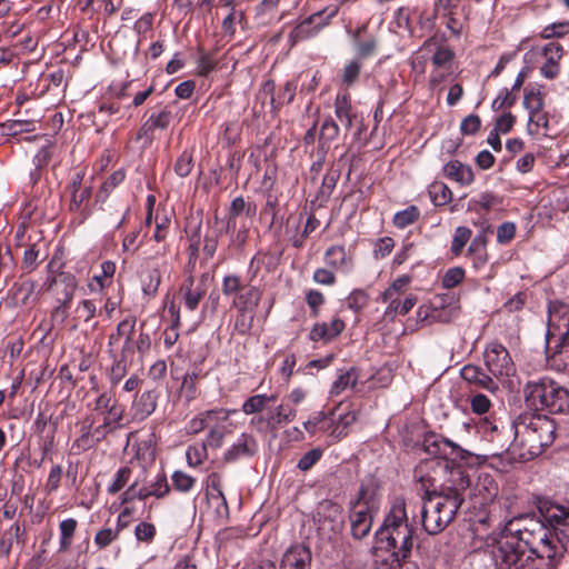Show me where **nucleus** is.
I'll return each instance as SVG.
<instances>
[{
  "label": "nucleus",
  "mask_w": 569,
  "mask_h": 569,
  "mask_svg": "<svg viewBox=\"0 0 569 569\" xmlns=\"http://www.w3.org/2000/svg\"><path fill=\"white\" fill-rule=\"evenodd\" d=\"M491 552L498 569H535L537 558L552 559L556 555L548 528L533 519L501 537Z\"/></svg>",
  "instance_id": "nucleus-1"
},
{
  "label": "nucleus",
  "mask_w": 569,
  "mask_h": 569,
  "mask_svg": "<svg viewBox=\"0 0 569 569\" xmlns=\"http://www.w3.org/2000/svg\"><path fill=\"white\" fill-rule=\"evenodd\" d=\"M453 486H442L439 491H427L420 508L421 526L428 535L443 531L456 518L465 501L463 492L469 488L467 475L452 472Z\"/></svg>",
  "instance_id": "nucleus-2"
},
{
  "label": "nucleus",
  "mask_w": 569,
  "mask_h": 569,
  "mask_svg": "<svg viewBox=\"0 0 569 569\" xmlns=\"http://www.w3.org/2000/svg\"><path fill=\"white\" fill-rule=\"evenodd\" d=\"M556 426L545 415L523 412L513 421V441L508 455L515 462H526L542 453L555 440Z\"/></svg>",
  "instance_id": "nucleus-3"
},
{
  "label": "nucleus",
  "mask_w": 569,
  "mask_h": 569,
  "mask_svg": "<svg viewBox=\"0 0 569 569\" xmlns=\"http://www.w3.org/2000/svg\"><path fill=\"white\" fill-rule=\"evenodd\" d=\"M547 352L555 369L569 370V303L556 300L548 305Z\"/></svg>",
  "instance_id": "nucleus-4"
},
{
  "label": "nucleus",
  "mask_w": 569,
  "mask_h": 569,
  "mask_svg": "<svg viewBox=\"0 0 569 569\" xmlns=\"http://www.w3.org/2000/svg\"><path fill=\"white\" fill-rule=\"evenodd\" d=\"M523 397L527 406L535 411L560 413L569 408V391L547 377L528 380Z\"/></svg>",
  "instance_id": "nucleus-5"
},
{
  "label": "nucleus",
  "mask_w": 569,
  "mask_h": 569,
  "mask_svg": "<svg viewBox=\"0 0 569 569\" xmlns=\"http://www.w3.org/2000/svg\"><path fill=\"white\" fill-rule=\"evenodd\" d=\"M419 52L430 56L432 70L428 82L429 87L435 89L452 73L456 54L442 33L429 37L420 47Z\"/></svg>",
  "instance_id": "nucleus-6"
},
{
  "label": "nucleus",
  "mask_w": 569,
  "mask_h": 569,
  "mask_svg": "<svg viewBox=\"0 0 569 569\" xmlns=\"http://www.w3.org/2000/svg\"><path fill=\"white\" fill-rule=\"evenodd\" d=\"M380 548L391 551L392 567L400 568L410 557L413 547V528L400 526L397 529L376 532Z\"/></svg>",
  "instance_id": "nucleus-7"
},
{
  "label": "nucleus",
  "mask_w": 569,
  "mask_h": 569,
  "mask_svg": "<svg viewBox=\"0 0 569 569\" xmlns=\"http://www.w3.org/2000/svg\"><path fill=\"white\" fill-rule=\"evenodd\" d=\"M94 410L106 415L103 423L96 428V435L103 437L110 430L121 426L124 409L112 398L111 393L102 392L96 400Z\"/></svg>",
  "instance_id": "nucleus-8"
},
{
  "label": "nucleus",
  "mask_w": 569,
  "mask_h": 569,
  "mask_svg": "<svg viewBox=\"0 0 569 569\" xmlns=\"http://www.w3.org/2000/svg\"><path fill=\"white\" fill-rule=\"evenodd\" d=\"M487 371L491 377L501 379L515 371L512 359L501 343H490L483 353Z\"/></svg>",
  "instance_id": "nucleus-9"
},
{
  "label": "nucleus",
  "mask_w": 569,
  "mask_h": 569,
  "mask_svg": "<svg viewBox=\"0 0 569 569\" xmlns=\"http://www.w3.org/2000/svg\"><path fill=\"white\" fill-rule=\"evenodd\" d=\"M338 11V6H329L310 14L290 32V39L295 43L317 33L330 23V20L337 16Z\"/></svg>",
  "instance_id": "nucleus-10"
},
{
  "label": "nucleus",
  "mask_w": 569,
  "mask_h": 569,
  "mask_svg": "<svg viewBox=\"0 0 569 569\" xmlns=\"http://www.w3.org/2000/svg\"><path fill=\"white\" fill-rule=\"evenodd\" d=\"M276 83L273 80H266L257 94L258 99H261L262 102L269 99L271 112L273 116L278 113L280 108L283 104L291 103L295 99L297 92V83L296 81H287L284 86L279 90L277 97L274 96Z\"/></svg>",
  "instance_id": "nucleus-11"
},
{
  "label": "nucleus",
  "mask_w": 569,
  "mask_h": 569,
  "mask_svg": "<svg viewBox=\"0 0 569 569\" xmlns=\"http://www.w3.org/2000/svg\"><path fill=\"white\" fill-rule=\"evenodd\" d=\"M315 518L319 523V529L323 531L337 533L343 527L342 507L329 499L318 503Z\"/></svg>",
  "instance_id": "nucleus-12"
},
{
  "label": "nucleus",
  "mask_w": 569,
  "mask_h": 569,
  "mask_svg": "<svg viewBox=\"0 0 569 569\" xmlns=\"http://www.w3.org/2000/svg\"><path fill=\"white\" fill-rule=\"evenodd\" d=\"M543 62L540 66V74L548 80L556 79L561 71V60L565 56L563 47L558 42H548L540 49Z\"/></svg>",
  "instance_id": "nucleus-13"
},
{
  "label": "nucleus",
  "mask_w": 569,
  "mask_h": 569,
  "mask_svg": "<svg viewBox=\"0 0 569 569\" xmlns=\"http://www.w3.org/2000/svg\"><path fill=\"white\" fill-rule=\"evenodd\" d=\"M346 29L352 38L358 59H369L377 54L379 41L375 34L367 32L368 24H362L353 31H351L350 26L347 24Z\"/></svg>",
  "instance_id": "nucleus-14"
},
{
  "label": "nucleus",
  "mask_w": 569,
  "mask_h": 569,
  "mask_svg": "<svg viewBox=\"0 0 569 569\" xmlns=\"http://www.w3.org/2000/svg\"><path fill=\"white\" fill-rule=\"evenodd\" d=\"M535 503L541 517L550 526H567L569 523V507L555 503L545 497H536Z\"/></svg>",
  "instance_id": "nucleus-15"
},
{
  "label": "nucleus",
  "mask_w": 569,
  "mask_h": 569,
  "mask_svg": "<svg viewBox=\"0 0 569 569\" xmlns=\"http://www.w3.org/2000/svg\"><path fill=\"white\" fill-rule=\"evenodd\" d=\"M44 286L59 303L66 306L73 297L77 282L72 274L60 272L56 274L49 283L46 282Z\"/></svg>",
  "instance_id": "nucleus-16"
},
{
  "label": "nucleus",
  "mask_w": 569,
  "mask_h": 569,
  "mask_svg": "<svg viewBox=\"0 0 569 569\" xmlns=\"http://www.w3.org/2000/svg\"><path fill=\"white\" fill-rule=\"evenodd\" d=\"M312 563V553L308 546L296 543L290 546L282 555L281 569H310Z\"/></svg>",
  "instance_id": "nucleus-17"
},
{
  "label": "nucleus",
  "mask_w": 569,
  "mask_h": 569,
  "mask_svg": "<svg viewBox=\"0 0 569 569\" xmlns=\"http://www.w3.org/2000/svg\"><path fill=\"white\" fill-rule=\"evenodd\" d=\"M258 451V442L250 433H241L238 440L226 450L223 461L227 463L234 462L242 458H251Z\"/></svg>",
  "instance_id": "nucleus-18"
},
{
  "label": "nucleus",
  "mask_w": 569,
  "mask_h": 569,
  "mask_svg": "<svg viewBox=\"0 0 569 569\" xmlns=\"http://www.w3.org/2000/svg\"><path fill=\"white\" fill-rule=\"evenodd\" d=\"M234 413H237L236 409L223 408L202 411L188 421L186 432L188 435H198L208 428L214 420L219 419V417L224 420H229L230 416Z\"/></svg>",
  "instance_id": "nucleus-19"
},
{
  "label": "nucleus",
  "mask_w": 569,
  "mask_h": 569,
  "mask_svg": "<svg viewBox=\"0 0 569 569\" xmlns=\"http://www.w3.org/2000/svg\"><path fill=\"white\" fill-rule=\"evenodd\" d=\"M460 376L466 382L477 388L486 389L490 392H496L499 390L498 383L493 380L489 372L483 371L478 366H463L460 369Z\"/></svg>",
  "instance_id": "nucleus-20"
},
{
  "label": "nucleus",
  "mask_w": 569,
  "mask_h": 569,
  "mask_svg": "<svg viewBox=\"0 0 569 569\" xmlns=\"http://www.w3.org/2000/svg\"><path fill=\"white\" fill-rule=\"evenodd\" d=\"M171 111L167 108L162 109L158 113H152L139 129L137 139H144V141L150 144L153 140L154 130L167 129L171 122Z\"/></svg>",
  "instance_id": "nucleus-21"
},
{
  "label": "nucleus",
  "mask_w": 569,
  "mask_h": 569,
  "mask_svg": "<svg viewBox=\"0 0 569 569\" xmlns=\"http://www.w3.org/2000/svg\"><path fill=\"white\" fill-rule=\"evenodd\" d=\"M350 515L351 533L356 539L365 538L371 530L373 515L370 507L360 506Z\"/></svg>",
  "instance_id": "nucleus-22"
},
{
  "label": "nucleus",
  "mask_w": 569,
  "mask_h": 569,
  "mask_svg": "<svg viewBox=\"0 0 569 569\" xmlns=\"http://www.w3.org/2000/svg\"><path fill=\"white\" fill-rule=\"evenodd\" d=\"M346 328L345 321L336 317L330 323L318 322L315 323L310 330L309 338L312 341H331L337 338Z\"/></svg>",
  "instance_id": "nucleus-23"
},
{
  "label": "nucleus",
  "mask_w": 569,
  "mask_h": 569,
  "mask_svg": "<svg viewBox=\"0 0 569 569\" xmlns=\"http://www.w3.org/2000/svg\"><path fill=\"white\" fill-rule=\"evenodd\" d=\"M400 526H409L407 503L402 498H396L378 531H388Z\"/></svg>",
  "instance_id": "nucleus-24"
},
{
  "label": "nucleus",
  "mask_w": 569,
  "mask_h": 569,
  "mask_svg": "<svg viewBox=\"0 0 569 569\" xmlns=\"http://www.w3.org/2000/svg\"><path fill=\"white\" fill-rule=\"evenodd\" d=\"M325 262L332 270L347 271L353 264L352 254L340 244L330 246L325 252Z\"/></svg>",
  "instance_id": "nucleus-25"
},
{
  "label": "nucleus",
  "mask_w": 569,
  "mask_h": 569,
  "mask_svg": "<svg viewBox=\"0 0 569 569\" xmlns=\"http://www.w3.org/2000/svg\"><path fill=\"white\" fill-rule=\"evenodd\" d=\"M187 240L189 242L187 252L189 256L188 267L194 269L197 259L199 257L200 246L203 243V236L201 233V221L189 222L184 228Z\"/></svg>",
  "instance_id": "nucleus-26"
},
{
  "label": "nucleus",
  "mask_w": 569,
  "mask_h": 569,
  "mask_svg": "<svg viewBox=\"0 0 569 569\" xmlns=\"http://www.w3.org/2000/svg\"><path fill=\"white\" fill-rule=\"evenodd\" d=\"M267 416L269 420V433L276 437L278 430L282 426L291 422L295 419L296 409L289 406L279 405L274 408H268Z\"/></svg>",
  "instance_id": "nucleus-27"
},
{
  "label": "nucleus",
  "mask_w": 569,
  "mask_h": 569,
  "mask_svg": "<svg viewBox=\"0 0 569 569\" xmlns=\"http://www.w3.org/2000/svg\"><path fill=\"white\" fill-rule=\"evenodd\" d=\"M206 291L207 290L203 283V279L198 284H196L194 278L189 276L181 287L186 307L191 311L196 310L200 300L206 295Z\"/></svg>",
  "instance_id": "nucleus-28"
},
{
  "label": "nucleus",
  "mask_w": 569,
  "mask_h": 569,
  "mask_svg": "<svg viewBox=\"0 0 569 569\" xmlns=\"http://www.w3.org/2000/svg\"><path fill=\"white\" fill-rule=\"evenodd\" d=\"M228 421L229 420H224L219 417V419L209 425V431L203 440L208 448L219 449L222 447L226 436L231 433V429L229 428L231 423Z\"/></svg>",
  "instance_id": "nucleus-29"
},
{
  "label": "nucleus",
  "mask_w": 569,
  "mask_h": 569,
  "mask_svg": "<svg viewBox=\"0 0 569 569\" xmlns=\"http://www.w3.org/2000/svg\"><path fill=\"white\" fill-rule=\"evenodd\" d=\"M137 319L133 316L124 318L117 326L116 333L110 335L109 346H116L121 338H124L123 352L132 349V333L136 328Z\"/></svg>",
  "instance_id": "nucleus-30"
},
{
  "label": "nucleus",
  "mask_w": 569,
  "mask_h": 569,
  "mask_svg": "<svg viewBox=\"0 0 569 569\" xmlns=\"http://www.w3.org/2000/svg\"><path fill=\"white\" fill-rule=\"evenodd\" d=\"M490 441L497 445V450L492 453L493 456L506 455V459L510 460V456L508 455V448L510 446L509 439L511 435H513V423L511 426H501L499 428L497 425H490Z\"/></svg>",
  "instance_id": "nucleus-31"
},
{
  "label": "nucleus",
  "mask_w": 569,
  "mask_h": 569,
  "mask_svg": "<svg viewBox=\"0 0 569 569\" xmlns=\"http://www.w3.org/2000/svg\"><path fill=\"white\" fill-rule=\"evenodd\" d=\"M157 401L158 393L156 390H148L142 392L132 405L134 418L138 420H143L149 417L156 410Z\"/></svg>",
  "instance_id": "nucleus-32"
},
{
  "label": "nucleus",
  "mask_w": 569,
  "mask_h": 569,
  "mask_svg": "<svg viewBox=\"0 0 569 569\" xmlns=\"http://www.w3.org/2000/svg\"><path fill=\"white\" fill-rule=\"evenodd\" d=\"M443 173L447 178L457 181L461 186H468L473 181L472 169L458 160L449 161L443 167Z\"/></svg>",
  "instance_id": "nucleus-33"
},
{
  "label": "nucleus",
  "mask_w": 569,
  "mask_h": 569,
  "mask_svg": "<svg viewBox=\"0 0 569 569\" xmlns=\"http://www.w3.org/2000/svg\"><path fill=\"white\" fill-rule=\"evenodd\" d=\"M358 379L359 371L355 367L338 370V377L331 386L330 396L336 397L347 389L355 388Z\"/></svg>",
  "instance_id": "nucleus-34"
},
{
  "label": "nucleus",
  "mask_w": 569,
  "mask_h": 569,
  "mask_svg": "<svg viewBox=\"0 0 569 569\" xmlns=\"http://www.w3.org/2000/svg\"><path fill=\"white\" fill-rule=\"evenodd\" d=\"M333 411L329 412L328 415L325 411H318L303 422V428L310 435H315L318 431L327 432L330 435V431L333 427Z\"/></svg>",
  "instance_id": "nucleus-35"
},
{
  "label": "nucleus",
  "mask_w": 569,
  "mask_h": 569,
  "mask_svg": "<svg viewBox=\"0 0 569 569\" xmlns=\"http://www.w3.org/2000/svg\"><path fill=\"white\" fill-rule=\"evenodd\" d=\"M335 114L346 130L351 129L355 114L352 113L351 99L349 94H337L335 100Z\"/></svg>",
  "instance_id": "nucleus-36"
},
{
  "label": "nucleus",
  "mask_w": 569,
  "mask_h": 569,
  "mask_svg": "<svg viewBox=\"0 0 569 569\" xmlns=\"http://www.w3.org/2000/svg\"><path fill=\"white\" fill-rule=\"evenodd\" d=\"M276 400V395H253L242 403L241 410L243 413L249 416L262 413L269 408L268 406L273 403Z\"/></svg>",
  "instance_id": "nucleus-37"
},
{
  "label": "nucleus",
  "mask_w": 569,
  "mask_h": 569,
  "mask_svg": "<svg viewBox=\"0 0 569 569\" xmlns=\"http://www.w3.org/2000/svg\"><path fill=\"white\" fill-rule=\"evenodd\" d=\"M261 291L253 286L242 287L237 299L233 301V306L237 309H244L254 311L261 300Z\"/></svg>",
  "instance_id": "nucleus-38"
},
{
  "label": "nucleus",
  "mask_w": 569,
  "mask_h": 569,
  "mask_svg": "<svg viewBox=\"0 0 569 569\" xmlns=\"http://www.w3.org/2000/svg\"><path fill=\"white\" fill-rule=\"evenodd\" d=\"M399 297L389 298V305L385 311V318L393 320L397 315H407L416 305L417 298L412 295L408 296L403 301Z\"/></svg>",
  "instance_id": "nucleus-39"
},
{
  "label": "nucleus",
  "mask_w": 569,
  "mask_h": 569,
  "mask_svg": "<svg viewBox=\"0 0 569 569\" xmlns=\"http://www.w3.org/2000/svg\"><path fill=\"white\" fill-rule=\"evenodd\" d=\"M486 247L487 237L480 233L472 239L468 248V254L473 257V266L476 268H481L487 263L488 254Z\"/></svg>",
  "instance_id": "nucleus-40"
},
{
  "label": "nucleus",
  "mask_w": 569,
  "mask_h": 569,
  "mask_svg": "<svg viewBox=\"0 0 569 569\" xmlns=\"http://www.w3.org/2000/svg\"><path fill=\"white\" fill-rule=\"evenodd\" d=\"M339 127L332 118H327L321 124L319 132V144L322 150L328 149L332 141L339 136Z\"/></svg>",
  "instance_id": "nucleus-41"
},
{
  "label": "nucleus",
  "mask_w": 569,
  "mask_h": 569,
  "mask_svg": "<svg viewBox=\"0 0 569 569\" xmlns=\"http://www.w3.org/2000/svg\"><path fill=\"white\" fill-rule=\"evenodd\" d=\"M358 413L352 410L343 415H340L338 419L333 417V427L330 431V436L335 439L345 437L348 432V428L357 421Z\"/></svg>",
  "instance_id": "nucleus-42"
},
{
  "label": "nucleus",
  "mask_w": 569,
  "mask_h": 569,
  "mask_svg": "<svg viewBox=\"0 0 569 569\" xmlns=\"http://www.w3.org/2000/svg\"><path fill=\"white\" fill-rule=\"evenodd\" d=\"M433 445L438 447L439 452L443 453L445 456H450L452 459L465 460L468 456H470V452L448 438H441L435 441Z\"/></svg>",
  "instance_id": "nucleus-43"
},
{
  "label": "nucleus",
  "mask_w": 569,
  "mask_h": 569,
  "mask_svg": "<svg viewBox=\"0 0 569 569\" xmlns=\"http://www.w3.org/2000/svg\"><path fill=\"white\" fill-rule=\"evenodd\" d=\"M210 224V222H208ZM220 230H218L214 227L209 226L208 231L203 236V243H202V253L204 254V260L208 261L211 259L218 248V241L220 237Z\"/></svg>",
  "instance_id": "nucleus-44"
},
{
  "label": "nucleus",
  "mask_w": 569,
  "mask_h": 569,
  "mask_svg": "<svg viewBox=\"0 0 569 569\" xmlns=\"http://www.w3.org/2000/svg\"><path fill=\"white\" fill-rule=\"evenodd\" d=\"M254 319V311L238 309L233 323V332L244 336L250 332Z\"/></svg>",
  "instance_id": "nucleus-45"
},
{
  "label": "nucleus",
  "mask_w": 569,
  "mask_h": 569,
  "mask_svg": "<svg viewBox=\"0 0 569 569\" xmlns=\"http://www.w3.org/2000/svg\"><path fill=\"white\" fill-rule=\"evenodd\" d=\"M431 201L436 206H445L452 199V192L443 182H433L429 188Z\"/></svg>",
  "instance_id": "nucleus-46"
},
{
  "label": "nucleus",
  "mask_w": 569,
  "mask_h": 569,
  "mask_svg": "<svg viewBox=\"0 0 569 569\" xmlns=\"http://www.w3.org/2000/svg\"><path fill=\"white\" fill-rule=\"evenodd\" d=\"M420 217V210L416 206H409L402 211L397 212L393 216V224L403 229L412 223H415Z\"/></svg>",
  "instance_id": "nucleus-47"
},
{
  "label": "nucleus",
  "mask_w": 569,
  "mask_h": 569,
  "mask_svg": "<svg viewBox=\"0 0 569 569\" xmlns=\"http://www.w3.org/2000/svg\"><path fill=\"white\" fill-rule=\"evenodd\" d=\"M471 230L467 227H458L456 228L455 230V234H453V238H452V241H451V252L458 257L461 254L465 246L467 244V242L470 240L471 238Z\"/></svg>",
  "instance_id": "nucleus-48"
},
{
  "label": "nucleus",
  "mask_w": 569,
  "mask_h": 569,
  "mask_svg": "<svg viewBox=\"0 0 569 569\" xmlns=\"http://www.w3.org/2000/svg\"><path fill=\"white\" fill-rule=\"evenodd\" d=\"M208 449L204 442L189 446L186 452L188 465L190 467L200 466L208 457Z\"/></svg>",
  "instance_id": "nucleus-49"
},
{
  "label": "nucleus",
  "mask_w": 569,
  "mask_h": 569,
  "mask_svg": "<svg viewBox=\"0 0 569 569\" xmlns=\"http://www.w3.org/2000/svg\"><path fill=\"white\" fill-rule=\"evenodd\" d=\"M193 168V156L190 150H184L179 156L174 163V172L181 177L184 178L190 174L191 170Z\"/></svg>",
  "instance_id": "nucleus-50"
},
{
  "label": "nucleus",
  "mask_w": 569,
  "mask_h": 569,
  "mask_svg": "<svg viewBox=\"0 0 569 569\" xmlns=\"http://www.w3.org/2000/svg\"><path fill=\"white\" fill-rule=\"evenodd\" d=\"M523 107L528 110L529 114L543 110V94L540 91L535 90L526 92L523 97Z\"/></svg>",
  "instance_id": "nucleus-51"
},
{
  "label": "nucleus",
  "mask_w": 569,
  "mask_h": 569,
  "mask_svg": "<svg viewBox=\"0 0 569 569\" xmlns=\"http://www.w3.org/2000/svg\"><path fill=\"white\" fill-rule=\"evenodd\" d=\"M569 32V21L548 24L540 33L542 39L562 38Z\"/></svg>",
  "instance_id": "nucleus-52"
},
{
  "label": "nucleus",
  "mask_w": 569,
  "mask_h": 569,
  "mask_svg": "<svg viewBox=\"0 0 569 569\" xmlns=\"http://www.w3.org/2000/svg\"><path fill=\"white\" fill-rule=\"evenodd\" d=\"M410 277L409 276H401L399 278H397L382 293L381 298H382V301L383 302H387L389 298H392V297H399L405 288L409 284L410 282Z\"/></svg>",
  "instance_id": "nucleus-53"
},
{
  "label": "nucleus",
  "mask_w": 569,
  "mask_h": 569,
  "mask_svg": "<svg viewBox=\"0 0 569 569\" xmlns=\"http://www.w3.org/2000/svg\"><path fill=\"white\" fill-rule=\"evenodd\" d=\"M501 203L502 199L500 197L488 192L480 194L478 199H473L471 201V204L476 210L479 208L485 211H489L492 208L500 206Z\"/></svg>",
  "instance_id": "nucleus-54"
},
{
  "label": "nucleus",
  "mask_w": 569,
  "mask_h": 569,
  "mask_svg": "<svg viewBox=\"0 0 569 569\" xmlns=\"http://www.w3.org/2000/svg\"><path fill=\"white\" fill-rule=\"evenodd\" d=\"M368 293L362 289L353 290L347 298L346 302L350 310L358 312L368 303Z\"/></svg>",
  "instance_id": "nucleus-55"
},
{
  "label": "nucleus",
  "mask_w": 569,
  "mask_h": 569,
  "mask_svg": "<svg viewBox=\"0 0 569 569\" xmlns=\"http://www.w3.org/2000/svg\"><path fill=\"white\" fill-rule=\"evenodd\" d=\"M196 479L183 471H174L172 475L173 488L180 492H188L194 486Z\"/></svg>",
  "instance_id": "nucleus-56"
},
{
  "label": "nucleus",
  "mask_w": 569,
  "mask_h": 569,
  "mask_svg": "<svg viewBox=\"0 0 569 569\" xmlns=\"http://www.w3.org/2000/svg\"><path fill=\"white\" fill-rule=\"evenodd\" d=\"M465 270L461 267H453L446 271L441 283L446 289H452L465 279Z\"/></svg>",
  "instance_id": "nucleus-57"
},
{
  "label": "nucleus",
  "mask_w": 569,
  "mask_h": 569,
  "mask_svg": "<svg viewBox=\"0 0 569 569\" xmlns=\"http://www.w3.org/2000/svg\"><path fill=\"white\" fill-rule=\"evenodd\" d=\"M322 457V450L320 448H315L307 451L298 461V469L301 471L310 470Z\"/></svg>",
  "instance_id": "nucleus-58"
},
{
  "label": "nucleus",
  "mask_w": 569,
  "mask_h": 569,
  "mask_svg": "<svg viewBox=\"0 0 569 569\" xmlns=\"http://www.w3.org/2000/svg\"><path fill=\"white\" fill-rule=\"evenodd\" d=\"M360 70H361V63L358 59H355V60H351L350 62H348L345 66L342 76H341L343 83H346L347 86L353 84L360 74Z\"/></svg>",
  "instance_id": "nucleus-59"
},
{
  "label": "nucleus",
  "mask_w": 569,
  "mask_h": 569,
  "mask_svg": "<svg viewBox=\"0 0 569 569\" xmlns=\"http://www.w3.org/2000/svg\"><path fill=\"white\" fill-rule=\"evenodd\" d=\"M470 407L473 413L483 415L491 408V401L486 395L476 393L470 398Z\"/></svg>",
  "instance_id": "nucleus-60"
},
{
  "label": "nucleus",
  "mask_w": 569,
  "mask_h": 569,
  "mask_svg": "<svg viewBox=\"0 0 569 569\" xmlns=\"http://www.w3.org/2000/svg\"><path fill=\"white\" fill-rule=\"evenodd\" d=\"M516 224L511 221L501 223L497 229V241L500 244L509 243L516 236Z\"/></svg>",
  "instance_id": "nucleus-61"
},
{
  "label": "nucleus",
  "mask_w": 569,
  "mask_h": 569,
  "mask_svg": "<svg viewBox=\"0 0 569 569\" xmlns=\"http://www.w3.org/2000/svg\"><path fill=\"white\" fill-rule=\"evenodd\" d=\"M549 117L543 110L529 114L528 129L530 133H537L539 128L548 129Z\"/></svg>",
  "instance_id": "nucleus-62"
},
{
  "label": "nucleus",
  "mask_w": 569,
  "mask_h": 569,
  "mask_svg": "<svg viewBox=\"0 0 569 569\" xmlns=\"http://www.w3.org/2000/svg\"><path fill=\"white\" fill-rule=\"evenodd\" d=\"M134 536L139 541L151 542L156 536V527L150 522H140L134 528Z\"/></svg>",
  "instance_id": "nucleus-63"
},
{
  "label": "nucleus",
  "mask_w": 569,
  "mask_h": 569,
  "mask_svg": "<svg viewBox=\"0 0 569 569\" xmlns=\"http://www.w3.org/2000/svg\"><path fill=\"white\" fill-rule=\"evenodd\" d=\"M306 302L311 309L315 317L319 315V308L325 303V296L322 292L310 289L306 292Z\"/></svg>",
  "instance_id": "nucleus-64"
}]
</instances>
